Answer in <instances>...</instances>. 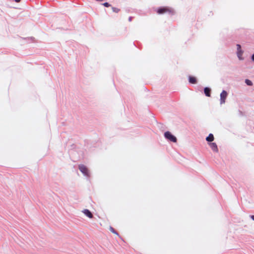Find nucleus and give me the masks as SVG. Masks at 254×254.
<instances>
[{"label":"nucleus","mask_w":254,"mask_h":254,"mask_svg":"<svg viewBox=\"0 0 254 254\" xmlns=\"http://www.w3.org/2000/svg\"><path fill=\"white\" fill-rule=\"evenodd\" d=\"M237 51H238V52H237L238 56L239 59H241V56H242V54H243V52L241 50V45L239 44H237Z\"/></svg>","instance_id":"nucleus-7"},{"label":"nucleus","mask_w":254,"mask_h":254,"mask_svg":"<svg viewBox=\"0 0 254 254\" xmlns=\"http://www.w3.org/2000/svg\"><path fill=\"white\" fill-rule=\"evenodd\" d=\"M109 230L111 231V232H112L113 233L119 236V234L117 232H116L115 229L111 226L109 228Z\"/></svg>","instance_id":"nucleus-11"},{"label":"nucleus","mask_w":254,"mask_h":254,"mask_svg":"<svg viewBox=\"0 0 254 254\" xmlns=\"http://www.w3.org/2000/svg\"><path fill=\"white\" fill-rule=\"evenodd\" d=\"M209 146H210V148H211V149L214 152H218V149L217 147V145L215 143H214V142L210 143H209Z\"/></svg>","instance_id":"nucleus-5"},{"label":"nucleus","mask_w":254,"mask_h":254,"mask_svg":"<svg viewBox=\"0 0 254 254\" xmlns=\"http://www.w3.org/2000/svg\"><path fill=\"white\" fill-rule=\"evenodd\" d=\"M189 80L190 83L191 84H195L197 82V80L195 77L191 76L189 77Z\"/></svg>","instance_id":"nucleus-8"},{"label":"nucleus","mask_w":254,"mask_h":254,"mask_svg":"<svg viewBox=\"0 0 254 254\" xmlns=\"http://www.w3.org/2000/svg\"><path fill=\"white\" fill-rule=\"evenodd\" d=\"M21 0H15V1L16 2H19Z\"/></svg>","instance_id":"nucleus-17"},{"label":"nucleus","mask_w":254,"mask_h":254,"mask_svg":"<svg viewBox=\"0 0 254 254\" xmlns=\"http://www.w3.org/2000/svg\"><path fill=\"white\" fill-rule=\"evenodd\" d=\"M204 92L205 94V95L207 97L210 96V92L211 90L208 87H205L204 89Z\"/></svg>","instance_id":"nucleus-9"},{"label":"nucleus","mask_w":254,"mask_h":254,"mask_svg":"<svg viewBox=\"0 0 254 254\" xmlns=\"http://www.w3.org/2000/svg\"><path fill=\"white\" fill-rule=\"evenodd\" d=\"M252 60L254 62V54L252 55Z\"/></svg>","instance_id":"nucleus-16"},{"label":"nucleus","mask_w":254,"mask_h":254,"mask_svg":"<svg viewBox=\"0 0 254 254\" xmlns=\"http://www.w3.org/2000/svg\"><path fill=\"white\" fill-rule=\"evenodd\" d=\"M79 169L83 174L85 175H88V169L85 166L80 165L79 166Z\"/></svg>","instance_id":"nucleus-4"},{"label":"nucleus","mask_w":254,"mask_h":254,"mask_svg":"<svg viewBox=\"0 0 254 254\" xmlns=\"http://www.w3.org/2000/svg\"><path fill=\"white\" fill-rule=\"evenodd\" d=\"M245 82L248 85L252 86L253 85L252 82L249 79H246Z\"/></svg>","instance_id":"nucleus-13"},{"label":"nucleus","mask_w":254,"mask_h":254,"mask_svg":"<svg viewBox=\"0 0 254 254\" xmlns=\"http://www.w3.org/2000/svg\"><path fill=\"white\" fill-rule=\"evenodd\" d=\"M227 96V93L225 90H223L220 94V103L223 104L225 102V99Z\"/></svg>","instance_id":"nucleus-3"},{"label":"nucleus","mask_w":254,"mask_h":254,"mask_svg":"<svg viewBox=\"0 0 254 254\" xmlns=\"http://www.w3.org/2000/svg\"><path fill=\"white\" fill-rule=\"evenodd\" d=\"M156 12L159 14H163L164 13L173 14L174 13L173 9L169 7H160L157 9Z\"/></svg>","instance_id":"nucleus-1"},{"label":"nucleus","mask_w":254,"mask_h":254,"mask_svg":"<svg viewBox=\"0 0 254 254\" xmlns=\"http://www.w3.org/2000/svg\"><path fill=\"white\" fill-rule=\"evenodd\" d=\"M97 1H103V0H96Z\"/></svg>","instance_id":"nucleus-18"},{"label":"nucleus","mask_w":254,"mask_h":254,"mask_svg":"<svg viewBox=\"0 0 254 254\" xmlns=\"http://www.w3.org/2000/svg\"><path fill=\"white\" fill-rule=\"evenodd\" d=\"M164 136L167 139L171 141H172L173 142H177L176 137L173 134H172L169 131H166V132H165Z\"/></svg>","instance_id":"nucleus-2"},{"label":"nucleus","mask_w":254,"mask_h":254,"mask_svg":"<svg viewBox=\"0 0 254 254\" xmlns=\"http://www.w3.org/2000/svg\"><path fill=\"white\" fill-rule=\"evenodd\" d=\"M112 9L113 11L115 13H118L120 11V9L117 7H113Z\"/></svg>","instance_id":"nucleus-12"},{"label":"nucleus","mask_w":254,"mask_h":254,"mask_svg":"<svg viewBox=\"0 0 254 254\" xmlns=\"http://www.w3.org/2000/svg\"><path fill=\"white\" fill-rule=\"evenodd\" d=\"M103 5L104 6L107 7H110L111 6V5L108 2H105V3H103Z\"/></svg>","instance_id":"nucleus-14"},{"label":"nucleus","mask_w":254,"mask_h":254,"mask_svg":"<svg viewBox=\"0 0 254 254\" xmlns=\"http://www.w3.org/2000/svg\"><path fill=\"white\" fill-rule=\"evenodd\" d=\"M206 140L208 142H211L214 140V136L212 134L210 133L206 138Z\"/></svg>","instance_id":"nucleus-10"},{"label":"nucleus","mask_w":254,"mask_h":254,"mask_svg":"<svg viewBox=\"0 0 254 254\" xmlns=\"http://www.w3.org/2000/svg\"><path fill=\"white\" fill-rule=\"evenodd\" d=\"M83 213L86 215L88 217L90 218H92L93 216L92 213L88 209H84L83 210Z\"/></svg>","instance_id":"nucleus-6"},{"label":"nucleus","mask_w":254,"mask_h":254,"mask_svg":"<svg viewBox=\"0 0 254 254\" xmlns=\"http://www.w3.org/2000/svg\"><path fill=\"white\" fill-rule=\"evenodd\" d=\"M250 217L254 221V215H251Z\"/></svg>","instance_id":"nucleus-15"}]
</instances>
